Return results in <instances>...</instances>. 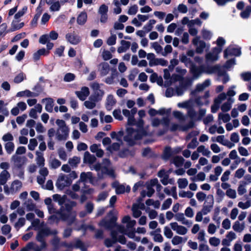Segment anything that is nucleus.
Listing matches in <instances>:
<instances>
[{
  "label": "nucleus",
  "mask_w": 251,
  "mask_h": 251,
  "mask_svg": "<svg viewBox=\"0 0 251 251\" xmlns=\"http://www.w3.org/2000/svg\"><path fill=\"white\" fill-rule=\"evenodd\" d=\"M104 94V91L101 89L94 91H93V94L90 96L91 99L99 101L102 99Z\"/></svg>",
  "instance_id": "nucleus-34"
},
{
  "label": "nucleus",
  "mask_w": 251,
  "mask_h": 251,
  "mask_svg": "<svg viewBox=\"0 0 251 251\" xmlns=\"http://www.w3.org/2000/svg\"><path fill=\"white\" fill-rule=\"evenodd\" d=\"M190 72L193 75L192 79L189 82L188 84L190 85L192 84L193 80L197 79L203 73L207 74L217 73L219 76L222 75L221 73V68L219 65L213 66H205L203 65L200 66L192 65L190 69Z\"/></svg>",
  "instance_id": "nucleus-4"
},
{
  "label": "nucleus",
  "mask_w": 251,
  "mask_h": 251,
  "mask_svg": "<svg viewBox=\"0 0 251 251\" xmlns=\"http://www.w3.org/2000/svg\"><path fill=\"white\" fill-rule=\"evenodd\" d=\"M56 124L58 126L56 133V139L58 141L66 140L69 136V128L62 120H57Z\"/></svg>",
  "instance_id": "nucleus-6"
},
{
  "label": "nucleus",
  "mask_w": 251,
  "mask_h": 251,
  "mask_svg": "<svg viewBox=\"0 0 251 251\" xmlns=\"http://www.w3.org/2000/svg\"><path fill=\"white\" fill-rule=\"evenodd\" d=\"M205 175L203 172H200L196 176H194L190 178V180L193 181H202L205 179Z\"/></svg>",
  "instance_id": "nucleus-58"
},
{
  "label": "nucleus",
  "mask_w": 251,
  "mask_h": 251,
  "mask_svg": "<svg viewBox=\"0 0 251 251\" xmlns=\"http://www.w3.org/2000/svg\"><path fill=\"white\" fill-rule=\"evenodd\" d=\"M46 101L45 109L49 112L53 110L54 100L52 98H46L42 100V102Z\"/></svg>",
  "instance_id": "nucleus-37"
},
{
  "label": "nucleus",
  "mask_w": 251,
  "mask_h": 251,
  "mask_svg": "<svg viewBox=\"0 0 251 251\" xmlns=\"http://www.w3.org/2000/svg\"><path fill=\"white\" fill-rule=\"evenodd\" d=\"M208 200H209V204L208 205H204L203 206V208H202L201 211V212H202V214L204 215H205L207 214L208 213H209L211 211V209L213 207V202H214L213 197L211 196L210 197L209 196H208L207 197V201Z\"/></svg>",
  "instance_id": "nucleus-32"
},
{
  "label": "nucleus",
  "mask_w": 251,
  "mask_h": 251,
  "mask_svg": "<svg viewBox=\"0 0 251 251\" xmlns=\"http://www.w3.org/2000/svg\"><path fill=\"white\" fill-rule=\"evenodd\" d=\"M136 222L135 220H131L126 224V227L121 225H118L116 223V219L112 218L110 221L105 219L102 220L99 224V225L106 229H111L114 227L117 231L122 235L126 234L129 238L139 242L140 238L135 236V230L134 227Z\"/></svg>",
  "instance_id": "nucleus-1"
},
{
  "label": "nucleus",
  "mask_w": 251,
  "mask_h": 251,
  "mask_svg": "<svg viewBox=\"0 0 251 251\" xmlns=\"http://www.w3.org/2000/svg\"><path fill=\"white\" fill-rule=\"evenodd\" d=\"M193 45L196 47V51L198 53H201L205 48V43L200 40V37H196L192 41Z\"/></svg>",
  "instance_id": "nucleus-16"
},
{
  "label": "nucleus",
  "mask_w": 251,
  "mask_h": 251,
  "mask_svg": "<svg viewBox=\"0 0 251 251\" xmlns=\"http://www.w3.org/2000/svg\"><path fill=\"white\" fill-rule=\"evenodd\" d=\"M195 124L193 121H190L187 124L182 125L181 124L172 123L171 124L169 129L171 131H175L177 130L181 131H186L189 129L193 128Z\"/></svg>",
  "instance_id": "nucleus-10"
},
{
  "label": "nucleus",
  "mask_w": 251,
  "mask_h": 251,
  "mask_svg": "<svg viewBox=\"0 0 251 251\" xmlns=\"http://www.w3.org/2000/svg\"><path fill=\"white\" fill-rule=\"evenodd\" d=\"M77 97L81 100H84L90 94L89 89L87 87H82L80 91L75 92Z\"/></svg>",
  "instance_id": "nucleus-22"
},
{
  "label": "nucleus",
  "mask_w": 251,
  "mask_h": 251,
  "mask_svg": "<svg viewBox=\"0 0 251 251\" xmlns=\"http://www.w3.org/2000/svg\"><path fill=\"white\" fill-rule=\"evenodd\" d=\"M124 134L123 130H121L118 132L113 131L110 133V136L113 139H116L121 143H122V137Z\"/></svg>",
  "instance_id": "nucleus-38"
},
{
  "label": "nucleus",
  "mask_w": 251,
  "mask_h": 251,
  "mask_svg": "<svg viewBox=\"0 0 251 251\" xmlns=\"http://www.w3.org/2000/svg\"><path fill=\"white\" fill-rule=\"evenodd\" d=\"M18 22L19 21L18 20L14 19L13 20L11 24V27L7 31V32H13L14 31L17 30L21 29L24 26V23L21 22L20 23H18Z\"/></svg>",
  "instance_id": "nucleus-31"
},
{
  "label": "nucleus",
  "mask_w": 251,
  "mask_h": 251,
  "mask_svg": "<svg viewBox=\"0 0 251 251\" xmlns=\"http://www.w3.org/2000/svg\"><path fill=\"white\" fill-rule=\"evenodd\" d=\"M156 20L154 19L150 20L144 26L143 29L147 32L151 31L152 29L153 25L156 24Z\"/></svg>",
  "instance_id": "nucleus-55"
},
{
  "label": "nucleus",
  "mask_w": 251,
  "mask_h": 251,
  "mask_svg": "<svg viewBox=\"0 0 251 251\" xmlns=\"http://www.w3.org/2000/svg\"><path fill=\"white\" fill-rule=\"evenodd\" d=\"M245 223H240L239 221H235L232 226L233 229L237 232H242L245 229Z\"/></svg>",
  "instance_id": "nucleus-36"
},
{
  "label": "nucleus",
  "mask_w": 251,
  "mask_h": 251,
  "mask_svg": "<svg viewBox=\"0 0 251 251\" xmlns=\"http://www.w3.org/2000/svg\"><path fill=\"white\" fill-rule=\"evenodd\" d=\"M170 226L171 228L179 235H184L188 231L187 229L185 226L179 225L176 222L171 223Z\"/></svg>",
  "instance_id": "nucleus-17"
},
{
  "label": "nucleus",
  "mask_w": 251,
  "mask_h": 251,
  "mask_svg": "<svg viewBox=\"0 0 251 251\" xmlns=\"http://www.w3.org/2000/svg\"><path fill=\"white\" fill-rule=\"evenodd\" d=\"M66 38L70 44L73 45H76L80 41L79 37L74 32L67 34Z\"/></svg>",
  "instance_id": "nucleus-23"
},
{
  "label": "nucleus",
  "mask_w": 251,
  "mask_h": 251,
  "mask_svg": "<svg viewBox=\"0 0 251 251\" xmlns=\"http://www.w3.org/2000/svg\"><path fill=\"white\" fill-rule=\"evenodd\" d=\"M143 121L140 120L135 123L136 128L128 127L126 129V135L124 137V140L128 145L133 146L136 144L143 136L147 134L143 126Z\"/></svg>",
  "instance_id": "nucleus-3"
},
{
  "label": "nucleus",
  "mask_w": 251,
  "mask_h": 251,
  "mask_svg": "<svg viewBox=\"0 0 251 251\" xmlns=\"http://www.w3.org/2000/svg\"><path fill=\"white\" fill-rule=\"evenodd\" d=\"M187 240V239H183V238L177 235H176L173 237L172 239V243L174 245H178L182 243H185Z\"/></svg>",
  "instance_id": "nucleus-59"
},
{
  "label": "nucleus",
  "mask_w": 251,
  "mask_h": 251,
  "mask_svg": "<svg viewBox=\"0 0 251 251\" xmlns=\"http://www.w3.org/2000/svg\"><path fill=\"white\" fill-rule=\"evenodd\" d=\"M58 231L56 229L50 230V228L45 227L40 230L36 236V240L42 244L43 247H46V243L44 238L50 235H56Z\"/></svg>",
  "instance_id": "nucleus-8"
},
{
  "label": "nucleus",
  "mask_w": 251,
  "mask_h": 251,
  "mask_svg": "<svg viewBox=\"0 0 251 251\" xmlns=\"http://www.w3.org/2000/svg\"><path fill=\"white\" fill-rule=\"evenodd\" d=\"M116 103V100L112 95H108L106 100V108L108 110H111Z\"/></svg>",
  "instance_id": "nucleus-29"
},
{
  "label": "nucleus",
  "mask_w": 251,
  "mask_h": 251,
  "mask_svg": "<svg viewBox=\"0 0 251 251\" xmlns=\"http://www.w3.org/2000/svg\"><path fill=\"white\" fill-rule=\"evenodd\" d=\"M251 14V5L247 6L245 9L241 12L240 16L243 19H248Z\"/></svg>",
  "instance_id": "nucleus-62"
},
{
  "label": "nucleus",
  "mask_w": 251,
  "mask_h": 251,
  "mask_svg": "<svg viewBox=\"0 0 251 251\" xmlns=\"http://www.w3.org/2000/svg\"><path fill=\"white\" fill-rule=\"evenodd\" d=\"M112 186L115 188L116 193L117 194H123L125 192H128L130 190V188L129 186H127L126 187L124 185L120 184L117 182H115L112 184Z\"/></svg>",
  "instance_id": "nucleus-21"
},
{
  "label": "nucleus",
  "mask_w": 251,
  "mask_h": 251,
  "mask_svg": "<svg viewBox=\"0 0 251 251\" xmlns=\"http://www.w3.org/2000/svg\"><path fill=\"white\" fill-rule=\"evenodd\" d=\"M61 164V162L54 158H51L50 159L49 162V166L50 168L55 169L60 166Z\"/></svg>",
  "instance_id": "nucleus-52"
},
{
  "label": "nucleus",
  "mask_w": 251,
  "mask_h": 251,
  "mask_svg": "<svg viewBox=\"0 0 251 251\" xmlns=\"http://www.w3.org/2000/svg\"><path fill=\"white\" fill-rule=\"evenodd\" d=\"M184 159L181 156H176L174 158L172 163H174L176 167H180L184 163Z\"/></svg>",
  "instance_id": "nucleus-64"
},
{
  "label": "nucleus",
  "mask_w": 251,
  "mask_h": 251,
  "mask_svg": "<svg viewBox=\"0 0 251 251\" xmlns=\"http://www.w3.org/2000/svg\"><path fill=\"white\" fill-rule=\"evenodd\" d=\"M230 120V117L229 114L220 113L218 114V124L221 125L222 121L224 123H227Z\"/></svg>",
  "instance_id": "nucleus-44"
},
{
  "label": "nucleus",
  "mask_w": 251,
  "mask_h": 251,
  "mask_svg": "<svg viewBox=\"0 0 251 251\" xmlns=\"http://www.w3.org/2000/svg\"><path fill=\"white\" fill-rule=\"evenodd\" d=\"M120 44L121 46H120L117 49V51L119 53L126 52L131 46V43L130 42L124 40H121Z\"/></svg>",
  "instance_id": "nucleus-30"
},
{
  "label": "nucleus",
  "mask_w": 251,
  "mask_h": 251,
  "mask_svg": "<svg viewBox=\"0 0 251 251\" xmlns=\"http://www.w3.org/2000/svg\"><path fill=\"white\" fill-rule=\"evenodd\" d=\"M91 168V170H96L100 177L104 174L111 176L113 175V170L111 168L110 161L107 159H103L102 163H97L92 165Z\"/></svg>",
  "instance_id": "nucleus-5"
},
{
  "label": "nucleus",
  "mask_w": 251,
  "mask_h": 251,
  "mask_svg": "<svg viewBox=\"0 0 251 251\" xmlns=\"http://www.w3.org/2000/svg\"><path fill=\"white\" fill-rule=\"evenodd\" d=\"M100 122L109 123L112 122L113 118L110 115H105L104 113L102 111L100 113Z\"/></svg>",
  "instance_id": "nucleus-53"
},
{
  "label": "nucleus",
  "mask_w": 251,
  "mask_h": 251,
  "mask_svg": "<svg viewBox=\"0 0 251 251\" xmlns=\"http://www.w3.org/2000/svg\"><path fill=\"white\" fill-rule=\"evenodd\" d=\"M25 158L14 154L12 156V161L18 167H21L24 163Z\"/></svg>",
  "instance_id": "nucleus-33"
},
{
  "label": "nucleus",
  "mask_w": 251,
  "mask_h": 251,
  "mask_svg": "<svg viewBox=\"0 0 251 251\" xmlns=\"http://www.w3.org/2000/svg\"><path fill=\"white\" fill-rule=\"evenodd\" d=\"M22 186V182L18 180H14L11 185V194H14L19 191L21 188Z\"/></svg>",
  "instance_id": "nucleus-39"
},
{
  "label": "nucleus",
  "mask_w": 251,
  "mask_h": 251,
  "mask_svg": "<svg viewBox=\"0 0 251 251\" xmlns=\"http://www.w3.org/2000/svg\"><path fill=\"white\" fill-rule=\"evenodd\" d=\"M98 70L101 76H105L109 73L110 68L107 63L102 62L99 65Z\"/></svg>",
  "instance_id": "nucleus-25"
},
{
  "label": "nucleus",
  "mask_w": 251,
  "mask_h": 251,
  "mask_svg": "<svg viewBox=\"0 0 251 251\" xmlns=\"http://www.w3.org/2000/svg\"><path fill=\"white\" fill-rule=\"evenodd\" d=\"M176 71L177 74L172 75L171 79L173 81H179L180 83H182V81L184 80L183 77L186 75L187 70L180 67H177L176 68Z\"/></svg>",
  "instance_id": "nucleus-11"
},
{
  "label": "nucleus",
  "mask_w": 251,
  "mask_h": 251,
  "mask_svg": "<svg viewBox=\"0 0 251 251\" xmlns=\"http://www.w3.org/2000/svg\"><path fill=\"white\" fill-rule=\"evenodd\" d=\"M208 131L211 134H214L216 132L219 134H223L225 132V130L221 126H217V125H213L209 128Z\"/></svg>",
  "instance_id": "nucleus-35"
},
{
  "label": "nucleus",
  "mask_w": 251,
  "mask_h": 251,
  "mask_svg": "<svg viewBox=\"0 0 251 251\" xmlns=\"http://www.w3.org/2000/svg\"><path fill=\"white\" fill-rule=\"evenodd\" d=\"M93 177L91 172L85 173L83 172L80 175V181L83 182L92 183Z\"/></svg>",
  "instance_id": "nucleus-28"
},
{
  "label": "nucleus",
  "mask_w": 251,
  "mask_h": 251,
  "mask_svg": "<svg viewBox=\"0 0 251 251\" xmlns=\"http://www.w3.org/2000/svg\"><path fill=\"white\" fill-rule=\"evenodd\" d=\"M180 60L181 62L184 63L186 67L190 65V68L192 65H195L192 63L191 60L189 58H188L186 55L182 54L180 56Z\"/></svg>",
  "instance_id": "nucleus-61"
},
{
  "label": "nucleus",
  "mask_w": 251,
  "mask_h": 251,
  "mask_svg": "<svg viewBox=\"0 0 251 251\" xmlns=\"http://www.w3.org/2000/svg\"><path fill=\"white\" fill-rule=\"evenodd\" d=\"M96 158L95 156L91 154L88 151H86L84 153V161L85 163H88L89 164L93 163Z\"/></svg>",
  "instance_id": "nucleus-51"
},
{
  "label": "nucleus",
  "mask_w": 251,
  "mask_h": 251,
  "mask_svg": "<svg viewBox=\"0 0 251 251\" xmlns=\"http://www.w3.org/2000/svg\"><path fill=\"white\" fill-rule=\"evenodd\" d=\"M26 104L23 101H21L17 104L11 110V113L14 116L18 115L20 111H24L26 109Z\"/></svg>",
  "instance_id": "nucleus-19"
},
{
  "label": "nucleus",
  "mask_w": 251,
  "mask_h": 251,
  "mask_svg": "<svg viewBox=\"0 0 251 251\" xmlns=\"http://www.w3.org/2000/svg\"><path fill=\"white\" fill-rule=\"evenodd\" d=\"M193 105L192 100L190 99L188 100L179 102L177 104V106L179 108L186 109L187 111Z\"/></svg>",
  "instance_id": "nucleus-40"
},
{
  "label": "nucleus",
  "mask_w": 251,
  "mask_h": 251,
  "mask_svg": "<svg viewBox=\"0 0 251 251\" xmlns=\"http://www.w3.org/2000/svg\"><path fill=\"white\" fill-rule=\"evenodd\" d=\"M174 117L177 119L180 122L185 120V116L180 111L175 110L173 112Z\"/></svg>",
  "instance_id": "nucleus-60"
},
{
  "label": "nucleus",
  "mask_w": 251,
  "mask_h": 251,
  "mask_svg": "<svg viewBox=\"0 0 251 251\" xmlns=\"http://www.w3.org/2000/svg\"><path fill=\"white\" fill-rule=\"evenodd\" d=\"M161 124L162 125L164 126L163 131L160 133V134L162 135L169 130L170 127V119L168 118V116H166L162 118L161 120Z\"/></svg>",
  "instance_id": "nucleus-43"
},
{
  "label": "nucleus",
  "mask_w": 251,
  "mask_h": 251,
  "mask_svg": "<svg viewBox=\"0 0 251 251\" xmlns=\"http://www.w3.org/2000/svg\"><path fill=\"white\" fill-rule=\"evenodd\" d=\"M87 19V15L85 12H82L77 19V22L79 25H82L85 23Z\"/></svg>",
  "instance_id": "nucleus-57"
},
{
  "label": "nucleus",
  "mask_w": 251,
  "mask_h": 251,
  "mask_svg": "<svg viewBox=\"0 0 251 251\" xmlns=\"http://www.w3.org/2000/svg\"><path fill=\"white\" fill-rule=\"evenodd\" d=\"M187 114L191 119V120L190 121H193L194 123V121H198V113L194 109L193 105L188 109Z\"/></svg>",
  "instance_id": "nucleus-41"
},
{
  "label": "nucleus",
  "mask_w": 251,
  "mask_h": 251,
  "mask_svg": "<svg viewBox=\"0 0 251 251\" xmlns=\"http://www.w3.org/2000/svg\"><path fill=\"white\" fill-rule=\"evenodd\" d=\"M14 144L12 142H7L4 145V148L6 152L9 154H11L12 152L14 151Z\"/></svg>",
  "instance_id": "nucleus-63"
},
{
  "label": "nucleus",
  "mask_w": 251,
  "mask_h": 251,
  "mask_svg": "<svg viewBox=\"0 0 251 251\" xmlns=\"http://www.w3.org/2000/svg\"><path fill=\"white\" fill-rule=\"evenodd\" d=\"M52 198H53V200L57 202L59 204V205H60L61 206V207L62 206L63 207V209L66 210V206H65V204L66 203H68V202L67 203H65V200H66V196H61V195H58V194H55V195H53V196H52ZM71 201H70V202ZM68 203H69V202H68Z\"/></svg>",
  "instance_id": "nucleus-27"
},
{
  "label": "nucleus",
  "mask_w": 251,
  "mask_h": 251,
  "mask_svg": "<svg viewBox=\"0 0 251 251\" xmlns=\"http://www.w3.org/2000/svg\"><path fill=\"white\" fill-rule=\"evenodd\" d=\"M222 51L220 48H214L212 50L205 55V59L207 62H214L218 59L219 54Z\"/></svg>",
  "instance_id": "nucleus-13"
},
{
  "label": "nucleus",
  "mask_w": 251,
  "mask_h": 251,
  "mask_svg": "<svg viewBox=\"0 0 251 251\" xmlns=\"http://www.w3.org/2000/svg\"><path fill=\"white\" fill-rule=\"evenodd\" d=\"M241 54V48L230 46L224 51V57L227 58L229 55L240 56Z\"/></svg>",
  "instance_id": "nucleus-15"
},
{
  "label": "nucleus",
  "mask_w": 251,
  "mask_h": 251,
  "mask_svg": "<svg viewBox=\"0 0 251 251\" xmlns=\"http://www.w3.org/2000/svg\"><path fill=\"white\" fill-rule=\"evenodd\" d=\"M36 161L38 166L43 167L45 165V159L43 156V153L37 151L36 152Z\"/></svg>",
  "instance_id": "nucleus-48"
},
{
  "label": "nucleus",
  "mask_w": 251,
  "mask_h": 251,
  "mask_svg": "<svg viewBox=\"0 0 251 251\" xmlns=\"http://www.w3.org/2000/svg\"><path fill=\"white\" fill-rule=\"evenodd\" d=\"M211 84V81L209 79H206L203 83L197 84L196 91L200 92L203 90L205 88Z\"/></svg>",
  "instance_id": "nucleus-49"
},
{
  "label": "nucleus",
  "mask_w": 251,
  "mask_h": 251,
  "mask_svg": "<svg viewBox=\"0 0 251 251\" xmlns=\"http://www.w3.org/2000/svg\"><path fill=\"white\" fill-rule=\"evenodd\" d=\"M75 204V202L66 203V210L62 206L55 215H52L49 217V222L51 224L54 222L57 223L60 220H62L67 222L69 225L73 224L75 220L76 214L75 211H72V209Z\"/></svg>",
  "instance_id": "nucleus-2"
},
{
  "label": "nucleus",
  "mask_w": 251,
  "mask_h": 251,
  "mask_svg": "<svg viewBox=\"0 0 251 251\" xmlns=\"http://www.w3.org/2000/svg\"><path fill=\"white\" fill-rule=\"evenodd\" d=\"M7 103H5L3 100H0V113L5 116L9 115V110L7 107Z\"/></svg>",
  "instance_id": "nucleus-47"
},
{
  "label": "nucleus",
  "mask_w": 251,
  "mask_h": 251,
  "mask_svg": "<svg viewBox=\"0 0 251 251\" xmlns=\"http://www.w3.org/2000/svg\"><path fill=\"white\" fill-rule=\"evenodd\" d=\"M234 102V99L232 98H228L227 101L223 103L221 106V109L223 112H226L230 110L232 104Z\"/></svg>",
  "instance_id": "nucleus-26"
},
{
  "label": "nucleus",
  "mask_w": 251,
  "mask_h": 251,
  "mask_svg": "<svg viewBox=\"0 0 251 251\" xmlns=\"http://www.w3.org/2000/svg\"><path fill=\"white\" fill-rule=\"evenodd\" d=\"M71 181L68 176L64 175H60L56 183V187L60 190H62L65 187L70 185Z\"/></svg>",
  "instance_id": "nucleus-12"
},
{
  "label": "nucleus",
  "mask_w": 251,
  "mask_h": 251,
  "mask_svg": "<svg viewBox=\"0 0 251 251\" xmlns=\"http://www.w3.org/2000/svg\"><path fill=\"white\" fill-rule=\"evenodd\" d=\"M123 114L125 116L128 118V124L129 125L134 126L136 122L133 116H132V115H130V111L127 109H123Z\"/></svg>",
  "instance_id": "nucleus-45"
},
{
  "label": "nucleus",
  "mask_w": 251,
  "mask_h": 251,
  "mask_svg": "<svg viewBox=\"0 0 251 251\" xmlns=\"http://www.w3.org/2000/svg\"><path fill=\"white\" fill-rule=\"evenodd\" d=\"M63 246L68 248L80 249L81 251H87V247L79 239H75L74 241L67 243L65 242H60V247Z\"/></svg>",
  "instance_id": "nucleus-9"
},
{
  "label": "nucleus",
  "mask_w": 251,
  "mask_h": 251,
  "mask_svg": "<svg viewBox=\"0 0 251 251\" xmlns=\"http://www.w3.org/2000/svg\"><path fill=\"white\" fill-rule=\"evenodd\" d=\"M108 229L111 230L112 239L108 238L105 240L104 244L106 247H110L117 241L122 244H125L126 243V239L124 235H119V233L114 227Z\"/></svg>",
  "instance_id": "nucleus-7"
},
{
  "label": "nucleus",
  "mask_w": 251,
  "mask_h": 251,
  "mask_svg": "<svg viewBox=\"0 0 251 251\" xmlns=\"http://www.w3.org/2000/svg\"><path fill=\"white\" fill-rule=\"evenodd\" d=\"M97 102L98 101L95 100L91 99L90 97L88 100L84 102V105L87 109H92L96 107Z\"/></svg>",
  "instance_id": "nucleus-54"
},
{
  "label": "nucleus",
  "mask_w": 251,
  "mask_h": 251,
  "mask_svg": "<svg viewBox=\"0 0 251 251\" xmlns=\"http://www.w3.org/2000/svg\"><path fill=\"white\" fill-rule=\"evenodd\" d=\"M175 219L177 221L180 222L182 224L186 225L188 227H190L192 225V222L187 220L185 217L184 214L182 213H177L175 215Z\"/></svg>",
  "instance_id": "nucleus-20"
},
{
  "label": "nucleus",
  "mask_w": 251,
  "mask_h": 251,
  "mask_svg": "<svg viewBox=\"0 0 251 251\" xmlns=\"http://www.w3.org/2000/svg\"><path fill=\"white\" fill-rule=\"evenodd\" d=\"M158 176L160 178L161 182L164 185L168 184H173L175 180L173 178H169V175L165 170H160L158 173Z\"/></svg>",
  "instance_id": "nucleus-14"
},
{
  "label": "nucleus",
  "mask_w": 251,
  "mask_h": 251,
  "mask_svg": "<svg viewBox=\"0 0 251 251\" xmlns=\"http://www.w3.org/2000/svg\"><path fill=\"white\" fill-rule=\"evenodd\" d=\"M10 176L9 173L6 170L2 171L0 174V185H4Z\"/></svg>",
  "instance_id": "nucleus-42"
},
{
  "label": "nucleus",
  "mask_w": 251,
  "mask_h": 251,
  "mask_svg": "<svg viewBox=\"0 0 251 251\" xmlns=\"http://www.w3.org/2000/svg\"><path fill=\"white\" fill-rule=\"evenodd\" d=\"M16 96L17 97H34L36 96V93L32 92L28 90H26L23 91H20L17 93Z\"/></svg>",
  "instance_id": "nucleus-50"
},
{
  "label": "nucleus",
  "mask_w": 251,
  "mask_h": 251,
  "mask_svg": "<svg viewBox=\"0 0 251 251\" xmlns=\"http://www.w3.org/2000/svg\"><path fill=\"white\" fill-rule=\"evenodd\" d=\"M118 73L116 70L112 71L110 76L107 77L104 82L108 84H112L115 82L114 79L118 76Z\"/></svg>",
  "instance_id": "nucleus-46"
},
{
  "label": "nucleus",
  "mask_w": 251,
  "mask_h": 251,
  "mask_svg": "<svg viewBox=\"0 0 251 251\" xmlns=\"http://www.w3.org/2000/svg\"><path fill=\"white\" fill-rule=\"evenodd\" d=\"M46 3L50 5V10L51 12L59 11L62 4L61 0H45Z\"/></svg>",
  "instance_id": "nucleus-18"
},
{
  "label": "nucleus",
  "mask_w": 251,
  "mask_h": 251,
  "mask_svg": "<svg viewBox=\"0 0 251 251\" xmlns=\"http://www.w3.org/2000/svg\"><path fill=\"white\" fill-rule=\"evenodd\" d=\"M197 150L198 152L201 153L203 156H210L211 151L208 148H205V146L203 145L200 146Z\"/></svg>",
  "instance_id": "nucleus-56"
},
{
  "label": "nucleus",
  "mask_w": 251,
  "mask_h": 251,
  "mask_svg": "<svg viewBox=\"0 0 251 251\" xmlns=\"http://www.w3.org/2000/svg\"><path fill=\"white\" fill-rule=\"evenodd\" d=\"M213 219L216 221L217 225L216 226L213 223H210L208 226L207 232L209 234L211 235L214 234L216 232L217 228L219 227L220 224V218H218L217 219L213 218Z\"/></svg>",
  "instance_id": "nucleus-24"
}]
</instances>
